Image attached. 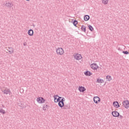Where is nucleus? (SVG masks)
Returning <instances> with one entry per match:
<instances>
[{
  "label": "nucleus",
  "mask_w": 129,
  "mask_h": 129,
  "mask_svg": "<svg viewBox=\"0 0 129 129\" xmlns=\"http://www.w3.org/2000/svg\"><path fill=\"white\" fill-rule=\"evenodd\" d=\"M56 54L57 55H63L64 54V49L61 47H58L56 50Z\"/></svg>",
  "instance_id": "obj_1"
},
{
  "label": "nucleus",
  "mask_w": 129,
  "mask_h": 129,
  "mask_svg": "<svg viewBox=\"0 0 129 129\" xmlns=\"http://www.w3.org/2000/svg\"><path fill=\"white\" fill-rule=\"evenodd\" d=\"M74 59L76 60H81L82 59V55L79 53H76L73 55Z\"/></svg>",
  "instance_id": "obj_2"
},
{
  "label": "nucleus",
  "mask_w": 129,
  "mask_h": 129,
  "mask_svg": "<svg viewBox=\"0 0 129 129\" xmlns=\"http://www.w3.org/2000/svg\"><path fill=\"white\" fill-rule=\"evenodd\" d=\"M122 104L123 106L127 109V108H129V101L128 100H125L123 101L122 103Z\"/></svg>",
  "instance_id": "obj_3"
},
{
  "label": "nucleus",
  "mask_w": 129,
  "mask_h": 129,
  "mask_svg": "<svg viewBox=\"0 0 129 129\" xmlns=\"http://www.w3.org/2000/svg\"><path fill=\"white\" fill-rule=\"evenodd\" d=\"M64 101H65V98L62 97L61 100L58 102V106H59V107L61 108L64 106Z\"/></svg>",
  "instance_id": "obj_4"
},
{
  "label": "nucleus",
  "mask_w": 129,
  "mask_h": 129,
  "mask_svg": "<svg viewBox=\"0 0 129 129\" xmlns=\"http://www.w3.org/2000/svg\"><path fill=\"white\" fill-rule=\"evenodd\" d=\"M90 67L91 69H93V70H97V69H98V66L96 63L91 64Z\"/></svg>",
  "instance_id": "obj_5"
},
{
  "label": "nucleus",
  "mask_w": 129,
  "mask_h": 129,
  "mask_svg": "<svg viewBox=\"0 0 129 129\" xmlns=\"http://www.w3.org/2000/svg\"><path fill=\"white\" fill-rule=\"evenodd\" d=\"M38 103H44L45 102V99L43 97H39L36 99Z\"/></svg>",
  "instance_id": "obj_6"
},
{
  "label": "nucleus",
  "mask_w": 129,
  "mask_h": 129,
  "mask_svg": "<svg viewBox=\"0 0 129 129\" xmlns=\"http://www.w3.org/2000/svg\"><path fill=\"white\" fill-rule=\"evenodd\" d=\"M93 101L95 103H98V102H100V98L98 96L94 97L93 98Z\"/></svg>",
  "instance_id": "obj_7"
},
{
  "label": "nucleus",
  "mask_w": 129,
  "mask_h": 129,
  "mask_svg": "<svg viewBox=\"0 0 129 129\" xmlns=\"http://www.w3.org/2000/svg\"><path fill=\"white\" fill-rule=\"evenodd\" d=\"M3 93H4V94H9V95H11V94H12V92H11V90H10L9 89L7 90H4V91H3Z\"/></svg>",
  "instance_id": "obj_8"
},
{
  "label": "nucleus",
  "mask_w": 129,
  "mask_h": 129,
  "mask_svg": "<svg viewBox=\"0 0 129 129\" xmlns=\"http://www.w3.org/2000/svg\"><path fill=\"white\" fill-rule=\"evenodd\" d=\"M111 114L114 117H118L119 116V113L117 111H112Z\"/></svg>",
  "instance_id": "obj_9"
},
{
  "label": "nucleus",
  "mask_w": 129,
  "mask_h": 129,
  "mask_svg": "<svg viewBox=\"0 0 129 129\" xmlns=\"http://www.w3.org/2000/svg\"><path fill=\"white\" fill-rule=\"evenodd\" d=\"M57 97H59V96H58L57 95L54 96V102H55V103L60 102V101H61V100H60V99H59V98H57Z\"/></svg>",
  "instance_id": "obj_10"
},
{
  "label": "nucleus",
  "mask_w": 129,
  "mask_h": 129,
  "mask_svg": "<svg viewBox=\"0 0 129 129\" xmlns=\"http://www.w3.org/2000/svg\"><path fill=\"white\" fill-rule=\"evenodd\" d=\"M113 106L116 108H118V107H119V104L117 101L113 102Z\"/></svg>",
  "instance_id": "obj_11"
},
{
  "label": "nucleus",
  "mask_w": 129,
  "mask_h": 129,
  "mask_svg": "<svg viewBox=\"0 0 129 129\" xmlns=\"http://www.w3.org/2000/svg\"><path fill=\"white\" fill-rule=\"evenodd\" d=\"M79 90L80 92H84L86 90V89L84 87L81 86L79 87Z\"/></svg>",
  "instance_id": "obj_12"
},
{
  "label": "nucleus",
  "mask_w": 129,
  "mask_h": 129,
  "mask_svg": "<svg viewBox=\"0 0 129 129\" xmlns=\"http://www.w3.org/2000/svg\"><path fill=\"white\" fill-rule=\"evenodd\" d=\"M8 49L7 50L8 51L9 53L10 54H13L14 52V48L13 47H8Z\"/></svg>",
  "instance_id": "obj_13"
},
{
  "label": "nucleus",
  "mask_w": 129,
  "mask_h": 129,
  "mask_svg": "<svg viewBox=\"0 0 129 129\" xmlns=\"http://www.w3.org/2000/svg\"><path fill=\"white\" fill-rule=\"evenodd\" d=\"M6 7H7V8H12L13 6H14V4L12 3H7L5 4Z\"/></svg>",
  "instance_id": "obj_14"
},
{
  "label": "nucleus",
  "mask_w": 129,
  "mask_h": 129,
  "mask_svg": "<svg viewBox=\"0 0 129 129\" xmlns=\"http://www.w3.org/2000/svg\"><path fill=\"white\" fill-rule=\"evenodd\" d=\"M28 34L29 36H33V35H34V31L32 29H30L28 30Z\"/></svg>",
  "instance_id": "obj_15"
},
{
  "label": "nucleus",
  "mask_w": 129,
  "mask_h": 129,
  "mask_svg": "<svg viewBox=\"0 0 129 129\" xmlns=\"http://www.w3.org/2000/svg\"><path fill=\"white\" fill-rule=\"evenodd\" d=\"M85 75H86V76H91V75H92V73H91L90 71H87L86 72H85Z\"/></svg>",
  "instance_id": "obj_16"
},
{
  "label": "nucleus",
  "mask_w": 129,
  "mask_h": 129,
  "mask_svg": "<svg viewBox=\"0 0 129 129\" xmlns=\"http://www.w3.org/2000/svg\"><path fill=\"white\" fill-rule=\"evenodd\" d=\"M89 19H90V17H89V15H86L84 17V20L86 22L88 21L89 20Z\"/></svg>",
  "instance_id": "obj_17"
},
{
  "label": "nucleus",
  "mask_w": 129,
  "mask_h": 129,
  "mask_svg": "<svg viewBox=\"0 0 129 129\" xmlns=\"http://www.w3.org/2000/svg\"><path fill=\"white\" fill-rule=\"evenodd\" d=\"M62 107L63 109H70V105H64Z\"/></svg>",
  "instance_id": "obj_18"
},
{
  "label": "nucleus",
  "mask_w": 129,
  "mask_h": 129,
  "mask_svg": "<svg viewBox=\"0 0 129 129\" xmlns=\"http://www.w3.org/2000/svg\"><path fill=\"white\" fill-rule=\"evenodd\" d=\"M48 107V105H43L42 107L43 110L46 111Z\"/></svg>",
  "instance_id": "obj_19"
},
{
  "label": "nucleus",
  "mask_w": 129,
  "mask_h": 129,
  "mask_svg": "<svg viewBox=\"0 0 129 129\" xmlns=\"http://www.w3.org/2000/svg\"><path fill=\"white\" fill-rule=\"evenodd\" d=\"M81 30L83 31V32H86V27L84 25H82L81 27Z\"/></svg>",
  "instance_id": "obj_20"
},
{
  "label": "nucleus",
  "mask_w": 129,
  "mask_h": 129,
  "mask_svg": "<svg viewBox=\"0 0 129 129\" xmlns=\"http://www.w3.org/2000/svg\"><path fill=\"white\" fill-rule=\"evenodd\" d=\"M97 83H103V80L102 79H98L97 81H96Z\"/></svg>",
  "instance_id": "obj_21"
},
{
  "label": "nucleus",
  "mask_w": 129,
  "mask_h": 129,
  "mask_svg": "<svg viewBox=\"0 0 129 129\" xmlns=\"http://www.w3.org/2000/svg\"><path fill=\"white\" fill-rule=\"evenodd\" d=\"M102 2L104 5H107L108 4V0H102Z\"/></svg>",
  "instance_id": "obj_22"
},
{
  "label": "nucleus",
  "mask_w": 129,
  "mask_h": 129,
  "mask_svg": "<svg viewBox=\"0 0 129 129\" xmlns=\"http://www.w3.org/2000/svg\"><path fill=\"white\" fill-rule=\"evenodd\" d=\"M88 28H89L90 31H91V32H92V31H93V30H94L93 27L90 25H88Z\"/></svg>",
  "instance_id": "obj_23"
},
{
  "label": "nucleus",
  "mask_w": 129,
  "mask_h": 129,
  "mask_svg": "<svg viewBox=\"0 0 129 129\" xmlns=\"http://www.w3.org/2000/svg\"><path fill=\"white\" fill-rule=\"evenodd\" d=\"M106 79L107 80V81H111V76H106Z\"/></svg>",
  "instance_id": "obj_24"
},
{
  "label": "nucleus",
  "mask_w": 129,
  "mask_h": 129,
  "mask_svg": "<svg viewBox=\"0 0 129 129\" xmlns=\"http://www.w3.org/2000/svg\"><path fill=\"white\" fill-rule=\"evenodd\" d=\"M0 112L1 113H3V114H5L6 113V111H5V110H4L3 109H1L0 110Z\"/></svg>",
  "instance_id": "obj_25"
},
{
  "label": "nucleus",
  "mask_w": 129,
  "mask_h": 129,
  "mask_svg": "<svg viewBox=\"0 0 129 129\" xmlns=\"http://www.w3.org/2000/svg\"><path fill=\"white\" fill-rule=\"evenodd\" d=\"M78 23V22H77V21L74 20V22H73V25H74V26H76V25H77Z\"/></svg>",
  "instance_id": "obj_26"
},
{
  "label": "nucleus",
  "mask_w": 129,
  "mask_h": 129,
  "mask_svg": "<svg viewBox=\"0 0 129 129\" xmlns=\"http://www.w3.org/2000/svg\"><path fill=\"white\" fill-rule=\"evenodd\" d=\"M122 53H123V54H125L126 55H127L128 54V51H123Z\"/></svg>",
  "instance_id": "obj_27"
},
{
  "label": "nucleus",
  "mask_w": 129,
  "mask_h": 129,
  "mask_svg": "<svg viewBox=\"0 0 129 129\" xmlns=\"http://www.w3.org/2000/svg\"><path fill=\"white\" fill-rule=\"evenodd\" d=\"M119 117H120V118L121 119H122V118H123V116H122V115H119Z\"/></svg>",
  "instance_id": "obj_28"
},
{
  "label": "nucleus",
  "mask_w": 129,
  "mask_h": 129,
  "mask_svg": "<svg viewBox=\"0 0 129 129\" xmlns=\"http://www.w3.org/2000/svg\"><path fill=\"white\" fill-rule=\"evenodd\" d=\"M57 97H58V98H59V99H61V98H62V97H60L59 96Z\"/></svg>",
  "instance_id": "obj_29"
},
{
  "label": "nucleus",
  "mask_w": 129,
  "mask_h": 129,
  "mask_svg": "<svg viewBox=\"0 0 129 129\" xmlns=\"http://www.w3.org/2000/svg\"><path fill=\"white\" fill-rule=\"evenodd\" d=\"M23 45H24V46H26V45H27V43H24L23 44Z\"/></svg>",
  "instance_id": "obj_30"
},
{
  "label": "nucleus",
  "mask_w": 129,
  "mask_h": 129,
  "mask_svg": "<svg viewBox=\"0 0 129 129\" xmlns=\"http://www.w3.org/2000/svg\"><path fill=\"white\" fill-rule=\"evenodd\" d=\"M27 2H30V0H26Z\"/></svg>",
  "instance_id": "obj_31"
}]
</instances>
